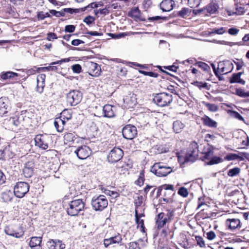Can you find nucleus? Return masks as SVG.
<instances>
[{
    "mask_svg": "<svg viewBox=\"0 0 249 249\" xmlns=\"http://www.w3.org/2000/svg\"><path fill=\"white\" fill-rule=\"evenodd\" d=\"M123 155V151L121 148L114 147L109 152L107 159L108 162L115 163L119 161Z\"/></svg>",
    "mask_w": 249,
    "mask_h": 249,
    "instance_id": "6e6552de",
    "label": "nucleus"
},
{
    "mask_svg": "<svg viewBox=\"0 0 249 249\" xmlns=\"http://www.w3.org/2000/svg\"><path fill=\"white\" fill-rule=\"evenodd\" d=\"M83 95L81 91L72 90L67 94V102L71 106H74L80 103Z\"/></svg>",
    "mask_w": 249,
    "mask_h": 249,
    "instance_id": "423d86ee",
    "label": "nucleus"
},
{
    "mask_svg": "<svg viewBox=\"0 0 249 249\" xmlns=\"http://www.w3.org/2000/svg\"><path fill=\"white\" fill-rule=\"evenodd\" d=\"M90 71L89 74L92 76L97 77L100 75L101 69L100 66L96 63L90 62L89 65Z\"/></svg>",
    "mask_w": 249,
    "mask_h": 249,
    "instance_id": "b1692460",
    "label": "nucleus"
},
{
    "mask_svg": "<svg viewBox=\"0 0 249 249\" xmlns=\"http://www.w3.org/2000/svg\"><path fill=\"white\" fill-rule=\"evenodd\" d=\"M219 5L215 0H213L211 3L207 5L204 9L205 14L206 13L210 14H216L218 12Z\"/></svg>",
    "mask_w": 249,
    "mask_h": 249,
    "instance_id": "aec40b11",
    "label": "nucleus"
},
{
    "mask_svg": "<svg viewBox=\"0 0 249 249\" xmlns=\"http://www.w3.org/2000/svg\"><path fill=\"white\" fill-rule=\"evenodd\" d=\"M158 150L159 153H167L169 151L168 147L163 146L160 145L158 147Z\"/></svg>",
    "mask_w": 249,
    "mask_h": 249,
    "instance_id": "e2e57ef3",
    "label": "nucleus"
},
{
    "mask_svg": "<svg viewBox=\"0 0 249 249\" xmlns=\"http://www.w3.org/2000/svg\"><path fill=\"white\" fill-rule=\"evenodd\" d=\"M38 69H41V70L57 71L58 68L56 66L52 65L48 67L38 68Z\"/></svg>",
    "mask_w": 249,
    "mask_h": 249,
    "instance_id": "bf43d9fd",
    "label": "nucleus"
},
{
    "mask_svg": "<svg viewBox=\"0 0 249 249\" xmlns=\"http://www.w3.org/2000/svg\"><path fill=\"white\" fill-rule=\"evenodd\" d=\"M141 12L138 7H133L128 12V15L135 19H140Z\"/></svg>",
    "mask_w": 249,
    "mask_h": 249,
    "instance_id": "c756f323",
    "label": "nucleus"
},
{
    "mask_svg": "<svg viewBox=\"0 0 249 249\" xmlns=\"http://www.w3.org/2000/svg\"><path fill=\"white\" fill-rule=\"evenodd\" d=\"M195 65H197L198 67L201 68L205 71L209 72L211 71V68L210 66L206 63L199 61L196 62Z\"/></svg>",
    "mask_w": 249,
    "mask_h": 249,
    "instance_id": "ea45409f",
    "label": "nucleus"
},
{
    "mask_svg": "<svg viewBox=\"0 0 249 249\" xmlns=\"http://www.w3.org/2000/svg\"><path fill=\"white\" fill-rule=\"evenodd\" d=\"M231 115L234 118L243 122H244V118L240 115L239 113L236 111H232L231 112Z\"/></svg>",
    "mask_w": 249,
    "mask_h": 249,
    "instance_id": "3c124183",
    "label": "nucleus"
},
{
    "mask_svg": "<svg viewBox=\"0 0 249 249\" xmlns=\"http://www.w3.org/2000/svg\"><path fill=\"white\" fill-rule=\"evenodd\" d=\"M199 153L198 145L196 142H192L189 145L185 156L184 162H195L197 159Z\"/></svg>",
    "mask_w": 249,
    "mask_h": 249,
    "instance_id": "f03ea898",
    "label": "nucleus"
},
{
    "mask_svg": "<svg viewBox=\"0 0 249 249\" xmlns=\"http://www.w3.org/2000/svg\"><path fill=\"white\" fill-rule=\"evenodd\" d=\"M29 185L25 182L17 183L14 189V193L18 198H22L29 192Z\"/></svg>",
    "mask_w": 249,
    "mask_h": 249,
    "instance_id": "0eeeda50",
    "label": "nucleus"
},
{
    "mask_svg": "<svg viewBox=\"0 0 249 249\" xmlns=\"http://www.w3.org/2000/svg\"><path fill=\"white\" fill-rule=\"evenodd\" d=\"M172 101V95L166 92L157 94L153 98V102L160 107L168 106Z\"/></svg>",
    "mask_w": 249,
    "mask_h": 249,
    "instance_id": "7ed1b4c3",
    "label": "nucleus"
},
{
    "mask_svg": "<svg viewBox=\"0 0 249 249\" xmlns=\"http://www.w3.org/2000/svg\"><path fill=\"white\" fill-rule=\"evenodd\" d=\"M244 12L245 11L244 7L236 5L235 7V11L233 12V13L240 15L243 14Z\"/></svg>",
    "mask_w": 249,
    "mask_h": 249,
    "instance_id": "4d7b16f0",
    "label": "nucleus"
},
{
    "mask_svg": "<svg viewBox=\"0 0 249 249\" xmlns=\"http://www.w3.org/2000/svg\"><path fill=\"white\" fill-rule=\"evenodd\" d=\"M201 120L203 124L206 126L213 128L217 127V123L207 116L202 117Z\"/></svg>",
    "mask_w": 249,
    "mask_h": 249,
    "instance_id": "cd10ccee",
    "label": "nucleus"
},
{
    "mask_svg": "<svg viewBox=\"0 0 249 249\" xmlns=\"http://www.w3.org/2000/svg\"><path fill=\"white\" fill-rule=\"evenodd\" d=\"M91 206L96 211H102L107 207L108 201L104 195L94 196L91 200Z\"/></svg>",
    "mask_w": 249,
    "mask_h": 249,
    "instance_id": "39448f33",
    "label": "nucleus"
},
{
    "mask_svg": "<svg viewBox=\"0 0 249 249\" xmlns=\"http://www.w3.org/2000/svg\"><path fill=\"white\" fill-rule=\"evenodd\" d=\"M244 160V158L242 155H239L236 154L231 153L226 155L224 157V160Z\"/></svg>",
    "mask_w": 249,
    "mask_h": 249,
    "instance_id": "c9c22d12",
    "label": "nucleus"
},
{
    "mask_svg": "<svg viewBox=\"0 0 249 249\" xmlns=\"http://www.w3.org/2000/svg\"><path fill=\"white\" fill-rule=\"evenodd\" d=\"M236 94L238 96L243 98L249 97V91L245 92L243 89H236Z\"/></svg>",
    "mask_w": 249,
    "mask_h": 249,
    "instance_id": "79ce46f5",
    "label": "nucleus"
},
{
    "mask_svg": "<svg viewBox=\"0 0 249 249\" xmlns=\"http://www.w3.org/2000/svg\"><path fill=\"white\" fill-rule=\"evenodd\" d=\"M129 249H141L139 244L135 242H130L129 246Z\"/></svg>",
    "mask_w": 249,
    "mask_h": 249,
    "instance_id": "338daca9",
    "label": "nucleus"
},
{
    "mask_svg": "<svg viewBox=\"0 0 249 249\" xmlns=\"http://www.w3.org/2000/svg\"><path fill=\"white\" fill-rule=\"evenodd\" d=\"M109 8H110L109 6L108 8L106 7L102 9H99V10H96V11H95V14L97 15L98 14H100L101 15H107V14H108L109 12V10H108Z\"/></svg>",
    "mask_w": 249,
    "mask_h": 249,
    "instance_id": "5fc2aeb1",
    "label": "nucleus"
},
{
    "mask_svg": "<svg viewBox=\"0 0 249 249\" xmlns=\"http://www.w3.org/2000/svg\"><path fill=\"white\" fill-rule=\"evenodd\" d=\"M200 3V0H188V5L192 8L198 7Z\"/></svg>",
    "mask_w": 249,
    "mask_h": 249,
    "instance_id": "49530a36",
    "label": "nucleus"
},
{
    "mask_svg": "<svg viewBox=\"0 0 249 249\" xmlns=\"http://www.w3.org/2000/svg\"><path fill=\"white\" fill-rule=\"evenodd\" d=\"M241 169L239 167H234L232 169H230L227 173V175L229 177H233L237 176L240 173Z\"/></svg>",
    "mask_w": 249,
    "mask_h": 249,
    "instance_id": "58836bf2",
    "label": "nucleus"
},
{
    "mask_svg": "<svg viewBox=\"0 0 249 249\" xmlns=\"http://www.w3.org/2000/svg\"><path fill=\"white\" fill-rule=\"evenodd\" d=\"M74 153L79 159L85 160L89 156L91 151L88 146L83 145L79 146L74 150Z\"/></svg>",
    "mask_w": 249,
    "mask_h": 249,
    "instance_id": "f8f14e48",
    "label": "nucleus"
},
{
    "mask_svg": "<svg viewBox=\"0 0 249 249\" xmlns=\"http://www.w3.org/2000/svg\"><path fill=\"white\" fill-rule=\"evenodd\" d=\"M124 102L128 105H135L137 103L136 95L133 93H129L123 99Z\"/></svg>",
    "mask_w": 249,
    "mask_h": 249,
    "instance_id": "a878e982",
    "label": "nucleus"
},
{
    "mask_svg": "<svg viewBox=\"0 0 249 249\" xmlns=\"http://www.w3.org/2000/svg\"><path fill=\"white\" fill-rule=\"evenodd\" d=\"M42 241V238L40 237H32L29 242V246L32 248L40 246Z\"/></svg>",
    "mask_w": 249,
    "mask_h": 249,
    "instance_id": "7c9ffc66",
    "label": "nucleus"
},
{
    "mask_svg": "<svg viewBox=\"0 0 249 249\" xmlns=\"http://www.w3.org/2000/svg\"><path fill=\"white\" fill-rule=\"evenodd\" d=\"M18 74L16 72L8 71L5 72H3L1 75V78L3 80H6L8 78H11L14 77L18 76Z\"/></svg>",
    "mask_w": 249,
    "mask_h": 249,
    "instance_id": "4c0bfd02",
    "label": "nucleus"
},
{
    "mask_svg": "<svg viewBox=\"0 0 249 249\" xmlns=\"http://www.w3.org/2000/svg\"><path fill=\"white\" fill-rule=\"evenodd\" d=\"M9 122L10 124H13L15 127L19 126L20 124L19 118L16 117L10 118Z\"/></svg>",
    "mask_w": 249,
    "mask_h": 249,
    "instance_id": "09e8293b",
    "label": "nucleus"
},
{
    "mask_svg": "<svg viewBox=\"0 0 249 249\" xmlns=\"http://www.w3.org/2000/svg\"><path fill=\"white\" fill-rule=\"evenodd\" d=\"M122 240L121 235L118 233L113 236L104 239L103 244L105 248H108L111 245L121 243Z\"/></svg>",
    "mask_w": 249,
    "mask_h": 249,
    "instance_id": "4468645a",
    "label": "nucleus"
},
{
    "mask_svg": "<svg viewBox=\"0 0 249 249\" xmlns=\"http://www.w3.org/2000/svg\"><path fill=\"white\" fill-rule=\"evenodd\" d=\"M64 142L66 144L74 146L73 145L80 143L82 140L75 133L68 132L64 136Z\"/></svg>",
    "mask_w": 249,
    "mask_h": 249,
    "instance_id": "9d476101",
    "label": "nucleus"
},
{
    "mask_svg": "<svg viewBox=\"0 0 249 249\" xmlns=\"http://www.w3.org/2000/svg\"><path fill=\"white\" fill-rule=\"evenodd\" d=\"M40 70H41L38 69V68L34 67L26 71V73L28 75H32L35 74L36 72Z\"/></svg>",
    "mask_w": 249,
    "mask_h": 249,
    "instance_id": "13d9d810",
    "label": "nucleus"
},
{
    "mask_svg": "<svg viewBox=\"0 0 249 249\" xmlns=\"http://www.w3.org/2000/svg\"><path fill=\"white\" fill-rule=\"evenodd\" d=\"M151 171L159 177H166L172 172L171 167L164 165L160 162L155 163L151 167Z\"/></svg>",
    "mask_w": 249,
    "mask_h": 249,
    "instance_id": "20e7f679",
    "label": "nucleus"
},
{
    "mask_svg": "<svg viewBox=\"0 0 249 249\" xmlns=\"http://www.w3.org/2000/svg\"><path fill=\"white\" fill-rule=\"evenodd\" d=\"M34 163L30 161L25 163L23 169V173L26 178H30L33 174Z\"/></svg>",
    "mask_w": 249,
    "mask_h": 249,
    "instance_id": "f3484780",
    "label": "nucleus"
},
{
    "mask_svg": "<svg viewBox=\"0 0 249 249\" xmlns=\"http://www.w3.org/2000/svg\"><path fill=\"white\" fill-rule=\"evenodd\" d=\"M196 241L197 245L201 248L205 247V243L203 238L200 236H196Z\"/></svg>",
    "mask_w": 249,
    "mask_h": 249,
    "instance_id": "a18cd8bd",
    "label": "nucleus"
},
{
    "mask_svg": "<svg viewBox=\"0 0 249 249\" xmlns=\"http://www.w3.org/2000/svg\"><path fill=\"white\" fill-rule=\"evenodd\" d=\"M225 32V29L224 27H221L218 29H213V31L210 32V34H216L218 35H222Z\"/></svg>",
    "mask_w": 249,
    "mask_h": 249,
    "instance_id": "864d4df0",
    "label": "nucleus"
},
{
    "mask_svg": "<svg viewBox=\"0 0 249 249\" xmlns=\"http://www.w3.org/2000/svg\"><path fill=\"white\" fill-rule=\"evenodd\" d=\"M207 235V238L209 240H212L213 239H214L216 237L215 234L214 232L213 231H210L209 232H208L206 234Z\"/></svg>",
    "mask_w": 249,
    "mask_h": 249,
    "instance_id": "69168bd1",
    "label": "nucleus"
},
{
    "mask_svg": "<svg viewBox=\"0 0 249 249\" xmlns=\"http://www.w3.org/2000/svg\"><path fill=\"white\" fill-rule=\"evenodd\" d=\"M50 140V137L46 134H38L35 138L36 145L44 150L48 148V142Z\"/></svg>",
    "mask_w": 249,
    "mask_h": 249,
    "instance_id": "1a4fd4ad",
    "label": "nucleus"
},
{
    "mask_svg": "<svg viewBox=\"0 0 249 249\" xmlns=\"http://www.w3.org/2000/svg\"><path fill=\"white\" fill-rule=\"evenodd\" d=\"M85 208V203L81 199L71 201L67 209V213L71 216H76Z\"/></svg>",
    "mask_w": 249,
    "mask_h": 249,
    "instance_id": "f257e3e1",
    "label": "nucleus"
},
{
    "mask_svg": "<svg viewBox=\"0 0 249 249\" xmlns=\"http://www.w3.org/2000/svg\"><path fill=\"white\" fill-rule=\"evenodd\" d=\"M178 194L180 196L184 197H186L188 195V192L186 188H185L184 187H181L179 189L178 191Z\"/></svg>",
    "mask_w": 249,
    "mask_h": 249,
    "instance_id": "8fccbe9b",
    "label": "nucleus"
},
{
    "mask_svg": "<svg viewBox=\"0 0 249 249\" xmlns=\"http://www.w3.org/2000/svg\"><path fill=\"white\" fill-rule=\"evenodd\" d=\"M122 134L124 138L132 140L137 134V128L134 125L131 124L126 125L123 128Z\"/></svg>",
    "mask_w": 249,
    "mask_h": 249,
    "instance_id": "9b49d317",
    "label": "nucleus"
},
{
    "mask_svg": "<svg viewBox=\"0 0 249 249\" xmlns=\"http://www.w3.org/2000/svg\"><path fill=\"white\" fill-rule=\"evenodd\" d=\"M57 38V36L54 33H49L47 34V39L49 41H53Z\"/></svg>",
    "mask_w": 249,
    "mask_h": 249,
    "instance_id": "680f3d73",
    "label": "nucleus"
},
{
    "mask_svg": "<svg viewBox=\"0 0 249 249\" xmlns=\"http://www.w3.org/2000/svg\"><path fill=\"white\" fill-rule=\"evenodd\" d=\"M203 156H202L200 159L201 160L205 162L209 161L213 156L214 155V151L213 148L209 145H207V147H205L204 151L202 152Z\"/></svg>",
    "mask_w": 249,
    "mask_h": 249,
    "instance_id": "6ab92c4d",
    "label": "nucleus"
},
{
    "mask_svg": "<svg viewBox=\"0 0 249 249\" xmlns=\"http://www.w3.org/2000/svg\"><path fill=\"white\" fill-rule=\"evenodd\" d=\"M166 212V217L165 218H167V219L169 221H171L173 219L174 216L175 210L173 209H167Z\"/></svg>",
    "mask_w": 249,
    "mask_h": 249,
    "instance_id": "37998d69",
    "label": "nucleus"
},
{
    "mask_svg": "<svg viewBox=\"0 0 249 249\" xmlns=\"http://www.w3.org/2000/svg\"><path fill=\"white\" fill-rule=\"evenodd\" d=\"M45 78L46 75L44 74H41L37 76L36 90L40 93H42L43 91L44 87H45Z\"/></svg>",
    "mask_w": 249,
    "mask_h": 249,
    "instance_id": "5701e85b",
    "label": "nucleus"
},
{
    "mask_svg": "<svg viewBox=\"0 0 249 249\" xmlns=\"http://www.w3.org/2000/svg\"><path fill=\"white\" fill-rule=\"evenodd\" d=\"M152 4V2L150 0H145L143 1L142 5L143 8L145 10L149 8Z\"/></svg>",
    "mask_w": 249,
    "mask_h": 249,
    "instance_id": "774afa93",
    "label": "nucleus"
},
{
    "mask_svg": "<svg viewBox=\"0 0 249 249\" xmlns=\"http://www.w3.org/2000/svg\"><path fill=\"white\" fill-rule=\"evenodd\" d=\"M104 193L107 195L112 196L113 198H116L118 196L117 192L107 189L105 190Z\"/></svg>",
    "mask_w": 249,
    "mask_h": 249,
    "instance_id": "603ef678",
    "label": "nucleus"
},
{
    "mask_svg": "<svg viewBox=\"0 0 249 249\" xmlns=\"http://www.w3.org/2000/svg\"><path fill=\"white\" fill-rule=\"evenodd\" d=\"M62 114L60 117L57 118L54 121V125L58 132H61L64 129V127L62 125Z\"/></svg>",
    "mask_w": 249,
    "mask_h": 249,
    "instance_id": "2f4dec72",
    "label": "nucleus"
},
{
    "mask_svg": "<svg viewBox=\"0 0 249 249\" xmlns=\"http://www.w3.org/2000/svg\"><path fill=\"white\" fill-rule=\"evenodd\" d=\"M224 161V160L219 157L214 156V155L213 156L212 158L208 161L206 162V163H204L205 165H212L213 164H216L219 163H221Z\"/></svg>",
    "mask_w": 249,
    "mask_h": 249,
    "instance_id": "473e14b6",
    "label": "nucleus"
},
{
    "mask_svg": "<svg viewBox=\"0 0 249 249\" xmlns=\"http://www.w3.org/2000/svg\"><path fill=\"white\" fill-rule=\"evenodd\" d=\"M75 29V27L73 25H66L65 28V31L68 33H73Z\"/></svg>",
    "mask_w": 249,
    "mask_h": 249,
    "instance_id": "0e129e2a",
    "label": "nucleus"
},
{
    "mask_svg": "<svg viewBox=\"0 0 249 249\" xmlns=\"http://www.w3.org/2000/svg\"><path fill=\"white\" fill-rule=\"evenodd\" d=\"M11 108L10 103L6 97L0 98V115L2 116L8 113Z\"/></svg>",
    "mask_w": 249,
    "mask_h": 249,
    "instance_id": "ddd939ff",
    "label": "nucleus"
},
{
    "mask_svg": "<svg viewBox=\"0 0 249 249\" xmlns=\"http://www.w3.org/2000/svg\"><path fill=\"white\" fill-rule=\"evenodd\" d=\"M114 107L110 105H106L103 108L104 116L107 118H111L114 116L113 111Z\"/></svg>",
    "mask_w": 249,
    "mask_h": 249,
    "instance_id": "393cba45",
    "label": "nucleus"
},
{
    "mask_svg": "<svg viewBox=\"0 0 249 249\" xmlns=\"http://www.w3.org/2000/svg\"><path fill=\"white\" fill-rule=\"evenodd\" d=\"M164 216L165 213L163 212H161L158 214L155 223V225L158 229H161L167 222H169Z\"/></svg>",
    "mask_w": 249,
    "mask_h": 249,
    "instance_id": "2eb2a0df",
    "label": "nucleus"
},
{
    "mask_svg": "<svg viewBox=\"0 0 249 249\" xmlns=\"http://www.w3.org/2000/svg\"><path fill=\"white\" fill-rule=\"evenodd\" d=\"M1 198L5 202L11 201L13 197V192L10 190H6L1 194Z\"/></svg>",
    "mask_w": 249,
    "mask_h": 249,
    "instance_id": "f704fd0d",
    "label": "nucleus"
},
{
    "mask_svg": "<svg viewBox=\"0 0 249 249\" xmlns=\"http://www.w3.org/2000/svg\"><path fill=\"white\" fill-rule=\"evenodd\" d=\"M94 20L95 18L94 17L91 16H88L84 19L83 21L87 24L90 25L94 22Z\"/></svg>",
    "mask_w": 249,
    "mask_h": 249,
    "instance_id": "6e6d98bb",
    "label": "nucleus"
},
{
    "mask_svg": "<svg viewBox=\"0 0 249 249\" xmlns=\"http://www.w3.org/2000/svg\"><path fill=\"white\" fill-rule=\"evenodd\" d=\"M72 70L73 71L76 73H79L82 70V68L79 64H75L72 66Z\"/></svg>",
    "mask_w": 249,
    "mask_h": 249,
    "instance_id": "052dcab7",
    "label": "nucleus"
},
{
    "mask_svg": "<svg viewBox=\"0 0 249 249\" xmlns=\"http://www.w3.org/2000/svg\"><path fill=\"white\" fill-rule=\"evenodd\" d=\"M175 4L173 0H163L160 3V8L163 12H169L174 8Z\"/></svg>",
    "mask_w": 249,
    "mask_h": 249,
    "instance_id": "a211bd4d",
    "label": "nucleus"
},
{
    "mask_svg": "<svg viewBox=\"0 0 249 249\" xmlns=\"http://www.w3.org/2000/svg\"><path fill=\"white\" fill-rule=\"evenodd\" d=\"M226 224L229 229L233 231L241 227L240 221L237 218L228 219L226 220Z\"/></svg>",
    "mask_w": 249,
    "mask_h": 249,
    "instance_id": "412c9836",
    "label": "nucleus"
},
{
    "mask_svg": "<svg viewBox=\"0 0 249 249\" xmlns=\"http://www.w3.org/2000/svg\"><path fill=\"white\" fill-rule=\"evenodd\" d=\"M135 216L136 224H137V226H140L141 231L142 232L144 231V221L142 219H140V218L143 216L144 214L142 213H138V210L137 209L135 211Z\"/></svg>",
    "mask_w": 249,
    "mask_h": 249,
    "instance_id": "bb28decb",
    "label": "nucleus"
},
{
    "mask_svg": "<svg viewBox=\"0 0 249 249\" xmlns=\"http://www.w3.org/2000/svg\"><path fill=\"white\" fill-rule=\"evenodd\" d=\"M204 104L211 111L215 112L218 110V107L214 104L208 103H204Z\"/></svg>",
    "mask_w": 249,
    "mask_h": 249,
    "instance_id": "de8ad7c7",
    "label": "nucleus"
},
{
    "mask_svg": "<svg viewBox=\"0 0 249 249\" xmlns=\"http://www.w3.org/2000/svg\"><path fill=\"white\" fill-rule=\"evenodd\" d=\"M184 127V124L180 121L177 120L173 123V128L176 133L181 132Z\"/></svg>",
    "mask_w": 249,
    "mask_h": 249,
    "instance_id": "72a5a7b5",
    "label": "nucleus"
},
{
    "mask_svg": "<svg viewBox=\"0 0 249 249\" xmlns=\"http://www.w3.org/2000/svg\"><path fill=\"white\" fill-rule=\"evenodd\" d=\"M47 245L50 249H64L65 245L58 240L51 239L48 242Z\"/></svg>",
    "mask_w": 249,
    "mask_h": 249,
    "instance_id": "4be33fe9",
    "label": "nucleus"
},
{
    "mask_svg": "<svg viewBox=\"0 0 249 249\" xmlns=\"http://www.w3.org/2000/svg\"><path fill=\"white\" fill-rule=\"evenodd\" d=\"M192 10L188 8H183L182 9L178 12V15L181 18H186L191 15Z\"/></svg>",
    "mask_w": 249,
    "mask_h": 249,
    "instance_id": "e433bc0d",
    "label": "nucleus"
},
{
    "mask_svg": "<svg viewBox=\"0 0 249 249\" xmlns=\"http://www.w3.org/2000/svg\"><path fill=\"white\" fill-rule=\"evenodd\" d=\"M144 181V175L142 171L139 176V178L137 180L135 181L136 184L140 186L143 185Z\"/></svg>",
    "mask_w": 249,
    "mask_h": 249,
    "instance_id": "c03bdc74",
    "label": "nucleus"
},
{
    "mask_svg": "<svg viewBox=\"0 0 249 249\" xmlns=\"http://www.w3.org/2000/svg\"><path fill=\"white\" fill-rule=\"evenodd\" d=\"M5 232L8 235L15 237L16 238H20L22 237L24 233V232L22 229L15 230L10 227H6L5 228Z\"/></svg>",
    "mask_w": 249,
    "mask_h": 249,
    "instance_id": "dca6fc26",
    "label": "nucleus"
},
{
    "mask_svg": "<svg viewBox=\"0 0 249 249\" xmlns=\"http://www.w3.org/2000/svg\"><path fill=\"white\" fill-rule=\"evenodd\" d=\"M194 85L198 87L200 89H209L208 84L206 82L196 81L194 82Z\"/></svg>",
    "mask_w": 249,
    "mask_h": 249,
    "instance_id": "a19ab883",
    "label": "nucleus"
},
{
    "mask_svg": "<svg viewBox=\"0 0 249 249\" xmlns=\"http://www.w3.org/2000/svg\"><path fill=\"white\" fill-rule=\"evenodd\" d=\"M229 81L230 83H239L243 85L246 84L245 81L239 76V74H236V73L232 74Z\"/></svg>",
    "mask_w": 249,
    "mask_h": 249,
    "instance_id": "c85d7f7f",
    "label": "nucleus"
}]
</instances>
